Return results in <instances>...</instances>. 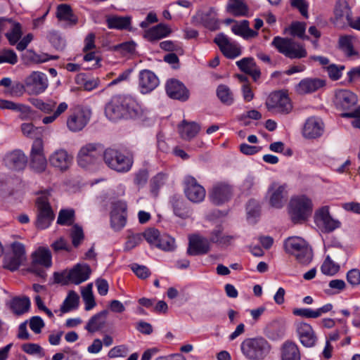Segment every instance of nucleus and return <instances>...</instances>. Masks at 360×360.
Listing matches in <instances>:
<instances>
[{"label": "nucleus", "instance_id": "nucleus-6", "mask_svg": "<svg viewBox=\"0 0 360 360\" xmlns=\"http://www.w3.org/2000/svg\"><path fill=\"white\" fill-rule=\"evenodd\" d=\"M311 212L312 202L308 198L300 196L291 199L289 213L294 223L304 221L311 214Z\"/></svg>", "mask_w": 360, "mask_h": 360}, {"label": "nucleus", "instance_id": "nucleus-61", "mask_svg": "<svg viewBox=\"0 0 360 360\" xmlns=\"http://www.w3.org/2000/svg\"><path fill=\"white\" fill-rule=\"evenodd\" d=\"M292 314L295 316L307 319L318 318L316 311L309 308H295L292 310Z\"/></svg>", "mask_w": 360, "mask_h": 360}, {"label": "nucleus", "instance_id": "nucleus-30", "mask_svg": "<svg viewBox=\"0 0 360 360\" xmlns=\"http://www.w3.org/2000/svg\"><path fill=\"white\" fill-rule=\"evenodd\" d=\"M27 161V157L23 152L20 150H15L9 153L4 158L6 165L16 170L24 169Z\"/></svg>", "mask_w": 360, "mask_h": 360}, {"label": "nucleus", "instance_id": "nucleus-2", "mask_svg": "<svg viewBox=\"0 0 360 360\" xmlns=\"http://www.w3.org/2000/svg\"><path fill=\"white\" fill-rule=\"evenodd\" d=\"M270 345L262 337L245 338L240 344V350L248 360H262L270 352Z\"/></svg>", "mask_w": 360, "mask_h": 360}, {"label": "nucleus", "instance_id": "nucleus-19", "mask_svg": "<svg viewBox=\"0 0 360 360\" xmlns=\"http://www.w3.org/2000/svg\"><path fill=\"white\" fill-rule=\"evenodd\" d=\"M91 112L82 108H76L68 117L67 126L72 131L82 130L89 122Z\"/></svg>", "mask_w": 360, "mask_h": 360}, {"label": "nucleus", "instance_id": "nucleus-18", "mask_svg": "<svg viewBox=\"0 0 360 360\" xmlns=\"http://www.w3.org/2000/svg\"><path fill=\"white\" fill-rule=\"evenodd\" d=\"M295 325L300 343L306 347H314L317 341V337L312 326L303 321L296 322Z\"/></svg>", "mask_w": 360, "mask_h": 360}, {"label": "nucleus", "instance_id": "nucleus-9", "mask_svg": "<svg viewBox=\"0 0 360 360\" xmlns=\"http://www.w3.org/2000/svg\"><path fill=\"white\" fill-rule=\"evenodd\" d=\"M36 206L37 208V227L40 229L48 228L54 219V214L47 197L37 198Z\"/></svg>", "mask_w": 360, "mask_h": 360}, {"label": "nucleus", "instance_id": "nucleus-47", "mask_svg": "<svg viewBox=\"0 0 360 360\" xmlns=\"http://www.w3.org/2000/svg\"><path fill=\"white\" fill-rule=\"evenodd\" d=\"M22 34L21 25L19 22H13V26L6 32V37L11 45H15L18 43Z\"/></svg>", "mask_w": 360, "mask_h": 360}, {"label": "nucleus", "instance_id": "nucleus-29", "mask_svg": "<svg viewBox=\"0 0 360 360\" xmlns=\"http://www.w3.org/2000/svg\"><path fill=\"white\" fill-rule=\"evenodd\" d=\"M91 269L86 264H77L69 271V278L70 282L75 284H79L89 279Z\"/></svg>", "mask_w": 360, "mask_h": 360}, {"label": "nucleus", "instance_id": "nucleus-50", "mask_svg": "<svg viewBox=\"0 0 360 360\" xmlns=\"http://www.w3.org/2000/svg\"><path fill=\"white\" fill-rule=\"evenodd\" d=\"M155 246L165 251H171L175 248V240L168 235H160Z\"/></svg>", "mask_w": 360, "mask_h": 360}, {"label": "nucleus", "instance_id": "nucleus-38", "mask_svg": "<svg viewBox=\"0 0 360 360\" xmlns=\"http://www.w3.org/2000/svg\"><path fill=\"white\" fill-rule=\"evenodd\" d=\"M170 202L172 204L174 213L176 216L181 218L186 219L190 217L191 212L186 207L184 200L177 196H173L171 198Z\"/></svg>", "mask_w": 360, "mask_h": 360}, {"label": "nucleus", "instance_id": "nucleus-4", "mask_svg": "<svg viewBox=\"0 0 360 360\" xmlns=\"http://www.w3.org/2000/svg\"><path fill=\"white\" fill-rule=\"evenodd\" d=\"M103 155L108 167L117 172H127L132 167L133 159L117 149L108 148L104 150Z\"/></svg>", "mask_w": 360, "mask_h": 360}, {"label": "nucleus", "instance_id": "nucleus-56", "mask_svg": "<svg viewBox=\"0 0 360 360\" xmlns=\"http://www.w3.org/2000/svg\"><path fill=\"white\" fill-rule=\"evenodd\" d=\"M127 214H117L115 212H110L111 226L115 231L122 229L126 224Z\"/></svg>", "mask_w": 360, "mask_h": 360}, {"label": "nucleus", "instance_id": "nucleus-46", "mask_svg": "<svg viewBox=\"0 0 360 360\" xmlns=\"http://www.w3.org/2000/svg\"><path fill=\"white\" fill-rule=\"evenodd\" d=\"M0 109L11 110L22 113H30L31 112L30 108L27 105L4 99H0Z\"/></svg>", "mask_w": 360, "mask_h": 360}, {"label": "nucleus", "instance_id": "nucleus-15", "mask_svg": "<svg viewBox=\"0 0 360 360\" xmlns=\"http://www.w3.org/2000/svg\"><path fill=\"white\" fill-rule=\"evenodd\" d=\"M232 196V188L229 184L225 182L214 184L209 191L210 201L220 205L229 201Z\"/></svg>", "mask_w": 360, "mask_h": 360}, {"label": "nucleus", "instance_id": "nucleus-32", "mask_svg": "<svg viewBox=\"0 0 360 360\" xmlns=\"http://www.w3.org/2000/svg\"><path fill=\"white\" fill-rule=\"evenodd\" d=\"M356 41V37L352 35H341L338 39V49L347 58L358 56V51L354 48Z\"/></svg>", "mask_w": 360, "mask_h": 360}, {"label": "nucleus", "instance_id": "nucleus-63", "mask_svg": "<svg viewBox=\"0 0 360 360\" xmlns=\"http://www.w3.org/2000/svg\"><path fill=\"white\" fill-rule=\"evenodd\" d=\"M131 270L135 274L141 279H145L150 275V271L148 268L143 265H139L138 264H132L131 265Z\"/></svg>", "mask_w": 360, "mask_h": 360}, {"label": "nucleus", "instance_id": "nucleus-34", "mask_svg": "<svg viewBox=\"0 0 360 360\" xmlns=\"http://www.w3.org/2000/svg\"><path fill=\"white\" fill-rule=\"evenodd\" d=\"M171 33L170 28L162 23H160L152 28L145 31L144 37L150 41H157L168 36Z\"/></svg>", "mask_w": 360, "mask_h": 360}, {"label": "nucleus", "instance_id": "nucleus-43", "mask_svg": "<svg viewBox=\"0 0 360 360\" xmlns=\"http://www.w3.org/2000/svg\"><path fill=\"white\" fill-rule=\"evenodd\" d=\"M79 300V295L75 291H70L60 307V311L64 314L77 308Z\"/></svg>", "mask_w": 360, "mask_h": 360}, {"label": "nucleus", "instance_id": "nucleus-59", "mask_svg": "<svg viewBox=\"0 0 360 360\" xmlns=\"http://www.w3.org/2000/svg\"><path fill=\"white\" fill-rule=\"evenodd\" d=\"M324 68L326 70L330 79L335 81L341 77L342 72L343 70H345V66L330 64Z\"/></svg>", "mask_w": 360, "mask_h": 360}, {"label": "nucleus", "instance_id": "nucleus-5", "mask_svg": "<svg viewBox=\"0 0 360 360\" xmlns=\"http://www.w3.org/2000/svg\"><path fill=\"white\" fill-rule=\"evenodd\" d=\"M271 44L279 53L290 59H300L305 58L307 55L304 46L292 39L276 37L274 38Z\"/></svg>", "mask_w": 360, "mask_h": 360}, {"label": "nucleus", "instance_id": "nucleus-14", "mask_svg": "<svg viewBox=\"0 0 360 360\" xmlns=\"http://www.w3.org/2000/svg\"><path fill=\"white\" fill-rule=\"evenodd\" d=\"M26 91L30 95H38L44 92L48 86V80L45 74L32 72L25 79Z\"/></svg>", "mask_w": 360, "mask_h": 360}, {"label": "nucleus", "instance_id": "nucleus-13", "mask_svg": "<svg viewBox=\"0 0 360 360\" xmlns=\"http://www.w3.org/2000/svg\"><path fill=\"white\" fill-rule=\"evenodd\" d=\"M184 184V193L188 200L193 203H200L204 200L206 191L193 176H186Z\"/></svg>", "mask_w": 360, "mask_h": 360}, {"label": "nucleus", "instance_id": "nucleus-39", "mask_svg": "<svg viewBox=\"0 0 360 360\" xmlns=\"http://www.w3.org/2000/svg\"><path fill=\"white\" fill-rule=\"evenodd\" d=\"M34 264H40L44 267L51 266V253L47 248H40L33 254Z\"/></svg>", "mask_w": 360, "mask_h": 360}, {"label": "nucleus", "instance_id": "nucleus-27", "mask_svg": "<svg viewBox=\"0 0 360 360\" xmlns=\"http://www.w3.org/2000/svg\"><path fill=\"white\" fill-rule=\"evenodd\" d=\"M210 250V240L202 236L195 235L189 238L187 253L189 255H205Z\"/></svg>", "mask_w": 360, "mask_h": 360}, {"label": "nucleus", "instance_id": "nucleus-55", "mask_svg": "<svg viewBox=\"0 0 360 360\" xmlns=\"http://www.w3.org/2000/svg\"><path fill=\"white\" fill-rule=\"evenodd\" d=\"M70 235L72 245L75 248L81 244L84 238L82 228L77 224H75L72 227Z\"/></svg>", "mask_w": 360, "mask_h": 360}, {"label": "nucleus", "instance_id": "nucleus-25", "mask_svg": "<svg viewBox=\"0 0 360 360\" xmlns=\"http://www.w3.org/2000/svg\"><path fill=\"white\" fill-rule=\"evenodd\" d=\"M356 94L349 90L341 89L335 92L334 103L337 108L347 110L357 103Z\"/></svg>", "mask_w": 360, "mask_h": 360}, {"label": "nucleus", "instance_id": "nucleus-8", "mask_svg": "<svg viewBox=\"0 0 360 360\" xmlns=\"http://www.w3.org/2000/svg\"><path fill=\"white\" fill-rule=\"evenodd\" d=\"M26 259V252L23 244L19 242H13L11 244L10 251L4 258V267L15 271Z\"/></svg>", "mask_w": 360, "mask_h": 360}, {"label": "nucleus", "instance_id": "nucleus-42", "mask_svg": "<svg viewBox=\"0 0 360 360\" xmlns=\"http://www.w3.org/2000/svg\"><path fill=\"white\" fill-rule=\"evenodd\" d=\"M217 96L220 101L226 105H231L233 103L234 97L233 92L231 89L225 84H220L217 86Z\"/></svg>", "mask_w": 360, "mask_h": 360}, {"label": "nucleus", "instance_id": "nucleus-57", "mask_svg": "<svg viewBox=\"0 0 360 360\" xmlns=\"http://www.w3.org/2000/svg\"><path fill=\"white\" fill-rule=\"evenodd\" d=\"M6 63L15 65L18 63V56L11 49H4L0 52V63Z\"/></svg>", "mask_w": 360, "mask_h": 360}, {"label": "nucleus", "instance_id": "nucleus-3", "mask_svg": "<svg viewBox=\"0 0 360 360\" xmlns=\"http://www.w3.org/2000/svg\"><path fill=\"white\" fill-rule=\"evenodd\" d=\"M284 248L287 253L294 255L301 264L307 265L313 259L311 248L300 237L288 238L284 242Z\"/></svg>", "mask_w": 360, "mask_h": 360}, {"label": "nucleus", "instance_id": "nucleus-33", "mask_svg": "<svg viewBox=\"0 0 360 360\" xmlns=\"http://www.w3.org/2000/svg\"><path fill=\"white\" fill-rule=\"evenodd\" d=\"M131 22L130 16L111 15L106 17V23L109 29L129 30Z\"/></svg>", "mask_w": 360, "mask_h": 360}, {"label": "nucleus", "instance_id": "nucleus-60", "mask_svg": "<svg viewBox=\"0 0 360 360\" xmlns=\"http://www.w3.org/2000/svg\"><path fill=\"white\" fill-rule=\"evenodd\" d=\"M148 172L146 169H141L134 174V183L139 188L143 187L148 179Z\"/></svg>", "mask_w": 360, "mask_h": 360}, {"label": "nucleus", "instance_id": "nucleus-1", "mask_svg": "<svg viewBox=\"0 0 360 360\" xmlns=\"http://www.w3.org/2000/svg\"><path fill=\"white\" fill-rule=\"evenodd\" d=\"M108 119L116 121L121 118L136 119L143 115V110L136 101L130 96H113L105 108Z\"/></svg>", "mask_w": 360, "mask_h": 360}, {"label": "nucleus", "instance_id": "nucleus-11", "mask_svg": "<svg viewBox=\"0 0 360 360\" xmlns=\"http://www.w3.org/2000/svg\"><path fill=\"white\" fill-rule=\"evenodd\" d=\"M30 167L37 172L41 173L45 171L47 166V160L44 152V143L41 139H37L34 141L30 155Z\"/></svg>", "mask_w": 360, "mask_h": 360}, {"label": "nucleus", "instance_id": "nucleus-48", "mask_svg": "<svg viewBox=\"0 0 360 360\" xmlns=\"http://www.w3.org/2000/svg\"><path fill=\"white\" fill-rule=\"evenodd\" d=\"M56 16L58 19L75 23L77 19L72 13L70 6L60 4L57 8Z\"/></svg>", "mask_w": 360, "mask_h": 360}, {"label": "nucleus", "instance_id": "nucleus-36", "mask_svg": "<svg viewBox=\"0 0 360 360\" xmlns=\"http://www.w3.org/2000/svg\"><path fill=\"white\" fill-rule=\"evenodd\" d=\"M232 32L245 39L255 38L258 35V32L250 28L249 22L244 20L239 24L234 25L231 27Z\"/></svg>", "mask_w": 360, "mask_h": 360}, {"label": "nucleus", "instance_id": "nucleus-10", "mask_svg": "<svg viewBox=\"0 0 360 360\" xmlns=\"http://www.w3.org/2000/svg\"><path fill=\"white\" fill-rule=\"evenodd\" d=\"M103 151L101 145L98 143H87L83 146L77 154V162L82 167H87L95 163L100 158Z\"/></svg>", "mask_w": 360, "mask_h": 360}, {"label": "nucleus", "instance_id": "nucleus-26", "mask_svg": "<svg viewBox=\"0 0 360 360\" xmlns=\"http://www.w3.org/2000/svg\"><path fill=\"white\" fill-rule=\"evenodd\" d=\"M334 23L338 27H343L346 23L350 25L352 18V11L346 1H338L334 10Z\"/></svg>", "mask_w": 360, "mask_h": 360}, {"label": "nucleus", "instance_id": "nucleus-51", "mask_svg": "<svg viewBox=\"0 0 360 360\" xmlns=\"http://www.w3.org/2000/svg\"><path fill=\"white\" fill-rule=\"evenodd\" d=\"M321 270L325 275L333 276L340 270V265L335 263L328 255L321 266Z\"/></svg>", "mask_w": 360, "mask_h": 360}, {"label": "nucleus", "instance_id": "nucleus-45", "mask_svg": "<svg viewBox=\"0 0 360 360\" xmlns=\"http://www.w3.org/2000/svg\"><path fill=\"white\" fill-rule=\"evenodd\" d=\"M167 179V175L162 172L157 174L151 179L150 182V192L154 196H158L160 188L165 184Z\"/></svg>", "mask_w": 360, "mask_h": 360}, {"label": "nucleus", "instance_id": "nucleus-17", "mask_svg": "<svg viewBox=\"0 0 360 360\" xmlns=\"http://www.w3.org/2000/svg\"><path fill=\"white\" fill-rule=\"evenodd\" d=\"M324 129L323 120L320 117L312 116L306 120L302 129V136L308 139H315L323 134Z\"/></svg>", "mask_w": 360, "mask_h": 360}, {"label": "nucleus", "instance_id": "nucleus-28", "mask_svg": "<svg viewBox=\"0 0 360 360\" xmlns=\"http://www.w3.org/2000/svg\"><path fill=\"white\" fill-rule=\"evenodd\" d=\"M326 85V81L319 78H306L301 80L296 86L299 94L313 93Z\"/></svg>", "mask_w": 360, "mask_h": 360}, {"label": "nucleus", "instance_id": "nucleus-16", "mask_svg": "<svg viewBox=\"0 0 360 360\" xmlns=\"http://www.w3.org/2000/svg\"><path fill=\"white\" fill-rule=\"evenodd\" d=\"M314 221L317 226L323 231L331 232L338 228L340 222L334 219L329 213V208L327 206L322 207L318 210L314 215Z\"/></svg>", "mask_w": 360, "mask_h": 360}, {"label": "nucleus", "instance_id": "nucleus-53", "mask_svg": "<svg viewBox=\"0 0 360 360\" xmlns=\"http://www.w3.org/2000/svg\"><path fill=\"white\" fill-rule=\"evenodd\" d=\"M91 289H92V284H89L82 291V298L85 302V309L86 311L91 310L96 305V302L94 300V297Z\"/></svg>", "mask_w": 360, "mask_h": 360}, {"label": "nucleus", "instance_id": "nucleus-35", "mask_svg": "<svg viewBox=\"0 0 360 360\" xmlns=\"http://www.w3.org/2000/svg\"><path fill=\"white\" fill-rule=\"evenodd\" d=\"M108 314V310H103L95 314L89 319L85 328L90 333L99 330L105 326Z\"/></svg>", "mask_w": 360, "mask_h": 360}, {"label": "nucleus", "instance_id": "nucleus-40", "mask_svg": "<svg viewBox=\"0 0 360 360\" xmlns=\"http://www.w3.org/2000/svg\"><path fill=\"white\" fill-rule=\"evenodd\" d=\"M226 9L235 16H245L248 13V7L242 0H229Z\"/></svg>", "mask_w": 360, "mask_h": 360}, {"label": "nucleus", "instance_id": "nucleus-24", "mask_svg": "<svg viewBox=\"0 0 360 360\" xmlns=\"http://www.w3.org/2000/svg\"><path fill=\"white\" fill-rule=\"evenodd\" d=\"M167 95L173 99L186 101L189 98V91L180 81L176 79H169L165 86Z\"/></svg>", "mask_w": 360, "mask_h": 360}, {"label": "nucleus", "instance_id": "nucleus-49", "mask_svg": "<svg viewBox=\"0 0 360 360\" xmlns=\"http://www.w3.org/2000/svg\"><path fill=\"white\" fill-rule=\"evenodd\" d=\"M30 307V301L28 297L15 298L13 300L11 307L16 314H22L27 312Z\"/></svg>", "mask_w": 360, "mask_h": 360}, {"label": "nucleus", "instance_id": "nucleus-62", "mask_svg": "<svg viewBox=\"0 0 360 360\" xmlns=\"http://www.w3.org/2000/svg\"><path fill=\"white\" fill-rule=\"evenodd\" d=\"M246 210L248 218H255L259 215L260 206L259 205V202L255 200L252 199L248 201Z\"/></svg>", "mask_w": 360, "mask_h": 360}, {"label": "nucleus", "instance_id": "nucleus-54", "mask_svg": "<svg viewBox=\"0 0 360 360\" xmlns=\"http://www.w3.org/2000/svg\"><path fill=\"white\" fill-rule=\"evenodd\" d=\"M305 24L300 22H292L289 27L291 35L297 36L302 39L309 40V37L305 35Z\"/></svg>", "mask_w": 360, "mask_h": 360}, {"label": "nucleus", "instance_id": "nucleus-44", "mask_svg": "<svg viewBox=\"0 0 360 360\" xmlns=\"http://www.w3.org/2000/svg\"><path fill=\"white\" fill-rule=\"evenodd\" d=\"M22 133L24 136L30 139H41L44 129L42 127H36L32 123H22L20 127Z\"/></svg>", "mask_w": 360, "mask_h": 360}, {"label": "nucleus", "instance_id": "nucleus-31", "mask_svg": "<svg viewBox=\"0 0 360 360\" xmlns=\"http://www.w3.org/2000/svg\"><path fill=\"white\" fill-rule=\"evenodd\" d=\"M236 65L241 71L250 75L255 82L261 76L259 68L257 66L254 59L251 57L243 58L237 61Z\"/></svg>", "mask_w": 360, "mask_h": 360}, {"label": "nucleus", "instance_id": "nucleus-20", "mask_svg": "<svg viewBox=\"0 0 360 360\" xmlns=\"http://www.w3.org/2000/svg\"><path fill=\"white\" fill-rule=\"evenodd\" d=\"M214 41L219 47L222 53L229 58H235L241 54V50L238 44L231 41L229 38L223 33L218 34Z\"/></svg>", "mask_w": 360, "mask_h": 360}, {"label": "nucleus", "instance_id": "nucleus-7", "mask_svg": "<svg viewBox=\"0 0 360 360\" xmlns=\"http://www.w3.org/2000/svg\"><path fill=\"white\" fill-rule=\"evenodd\" d=\"M265 104L268 110L274 113L288 114L292 108L288 94L282 91L271 93Z\"/></svg>", "mask_w": 360, "mask_h": 360}, {"label": "nucleus", "instance_id": "nucleus-64", "mask_svg": "<svg viewBox=\"0 0 360 360\" xmlns=\"http://www.w3.org/2000/svg\"><path fill=\"white\" fill-rule=\"evenodd\" d=\"M347 280L353 286L360 285V271L357 269H352L347 274Z\"/></svg>", "mask_w": 360, "mask_h": 360}, {"label": "nucleus", "instance_id": "nucleus-12", "mask_svg": "<svg viewBox=\"0 0 360 360\" xmlns=\"http://www.w3.org/2000/svg\"><path fill=\"white\" fill-rule=\"evenodd\" d=\"M266 198L271 207L282 208L288 200V191L285 184L273 182L268 188Z\"/></svg>", "mask_w": 360, "mask_h": 360}, {"label": "nucleus", "instance_id": "nucleus-22", "mask_svg": "<svg viewBox=\"0 0 360 360\" xmlns=\"http://www.w3.org/2000/svg\"><path fill=\"white\" fill-rule=\"evenodd\" d=\"M73 157L65 149H58L49 156L50 165L61 172L66 171L72 165Z\"/></svg>", "mask_w": 360, "mask_h": 360}, {"label": "nucleus", "instance_id": "nucleus-41", "mask_svg": "<svg viewBox=\"0 0 360 360\" xmlns=\"http://www.w3.org/2000/svg\"><path fill=\"white\" fill-rule=\"evenodd\" d=\"M282 360H300L297 345L292 342H285L282 347Z\"/></svg>", "mask_w": 360, "mask_h": 360}, {"label": "nucleus", "instance_id": "nucleus-58", "mask_svg": "<svg viewBox=\"0 0 360 360\" xmlns=\"http://www.w3.org/2000/svg\"><path fill=\"white\" fill-rule=\"evenodd\" d=\"M68 108L65 102L60 103L57 107L56 110L53 112L52 115L44 117L42 119V122L48 124L53 122L61 114H63Z\"/></svg>", "mask_w": 360, "mask_h": 360}, {"label": "nucleus", "instance_id": "nucleus-21", "mask_svg": "<svg viewBox=\"0 0 360 360\" xmlns=\"http://www.w3.org/2000/svg\"><path fill=\"white\" fill-rule=\"evenodd\" d=\"M192 22L195 25H202L210 30L219 28L217 13L212 8H210L207 11L198 12L192 17Z\"/></svg>", "mask_w": 360, "mask_h": 360}, {"label": "nucleus", "instance_id": "nucleus-52", "mask_svg": "<svg viewBox=\"0 0 360 360\" xmlns=\"http://www.w3.org/2000/svg\"><path fill=\"white\" fill-rule=\"evenodd\" d=\"M75 221V211L73 210H61L59 212L57 223L63 226L72 225Z\"/></svg>", "mask_w": 360, "mask_h": 360}, {"label": "nucleus", "instance_id": "nucleus-23", "mask_svg": "<svg viewBox=\"0 0 360 360\" xmlns=\"http://www.w3.org/2000/svg\"><path fill=\"white\" fill-rule=\"evenodd\" d=\"M138 84L142 94H148L158 86L159 79L153 72L142 70L139 74Z\"/></svg>", "mask_w": 360, "mask_h": 360}, {"label": "nucleus", "instance_id": "nucleus-37", "mask_svg": "<svg viewBox=\"0 0 360 360\" xmlns=\"http://www.w3.org/2000/svg\"><path fill=\"white\" fill-rule=\"evenodd\" d=\"M179 131L183 139L191 140L199 132L200 126L195 122H188L184 120L179 127Z\"/></svg>", "mask_w": 360, "mask_h": 360}]
</instances>
